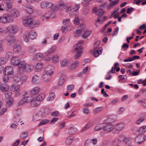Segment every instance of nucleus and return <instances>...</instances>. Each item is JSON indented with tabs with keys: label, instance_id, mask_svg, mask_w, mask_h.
I'll return each instance as SVG.
<instances>
[{
	"label": "nucleus",
	"instance_id": "56",
	"mask_svg": "<svg viewBox=\"0 0 146 146\" xmlns=\"http://www.w3.org/2000/svg\"><path fill=\"white\" fill-rule=\"evenodd\" d=\"M29 7H30V8L28 10H27L26 12L27 13L31 14L33 13V7L31 5H29Z\"/></svg>",
	"mask_w": 146,
	"mask_h": 146
},
{
	"label": "nucleus",
	"instance_id": "7",
	"mask_svg": "<svg viewBox=\"0 0 146 146\" xmlns=\"http://www.w3.org/2000/svg\"><path fill=\"white\" fill-rule=\"evenodd\" d=\"M3 73L5 75L12 76L13 74V68L12 66H8L3 69Z\"/></svg>",
	"mask_w": 146,
	"mask_h": 146
},
{
	"label": "nucleus",
	"instance_id": "48",
	"mask_svg": "<svg viewBox=\"0 0 146 146\" xmlns=\"http://www.w3.org/2000/svg\"><path fill=\"white\" fill-rule=\"evenodd\" d=\"M3 40H0V53L4 51L3 46Z\"/></svg>",
	"mask_w": 146,
	"mask_h": 146
},
{
	"label": "nucleus",
	"instance_id": "32",
	"mask_svg": "<svg viewBox=\"0 0 146 146\" xmlns=\"http://www.w3.org/2000/svg\"><path fill=\"white\" fill-rule=\"evenodd\" d=\"M68 60L66 59H64L60 61V64L61 67L66 66L68 64Z\"/></svg>",
	"mask_w": 146,
	"mask_h": 146
},
{
	"label": "nucleus",
	"instance_id": "10",
	"mask_svg": "<svg viewBox=\"0 0 146 146\" xmlns=\"http://www.w3.org/2000/svg\"><path fill=\"white\" fill-rule=\"evenodd\" d=\"M104 125V131L106 132H110L114 127L113 125L111 124H109Z\"/></svg>",
	"mask_w": 146,
	"mask_h": 146
},
{
	"label": "nucleus",
	"instance_id": "58",
	"mask_svg": "<svg viewBox=\"0 0 146 146\" xmlns=\"http://www.w3.org/2000/svg\"><path fill=\"white\" fill-rule=\"evenodd\" d=\"M78 29H80L82 31H84L86 29V26L84 24H81L80 25Z\"/></svg>",
	"mask_w": 146,
	"mask_h": 146
},
{
	"label": "nucleus",
	"instance_id": "62",
	"mask_svg": "<svg viewBox=\"0 0 146 146\" xmlns=\"http://www.w3.org/2000/svg\"><path fill=\"white\" fill-rule=\"evenodd\" d=\"M70 21V20L68 18L65 19H64L63 20V23L64 25H66L68 24Z\"/></svg>",
	"mask_w": 146,
	"mask_h": 146
},
{
	"label": "nucleus",
	"instance_id": "8",
	"mask_svg": "<svg viewBox=\"0 0 146 146\" xmlns=\"http://www.w3.org/2000/svg\"><path fill=\"white\" fill-rule=\"evenodd\" d=\"M22 62H21L19 59L17 57L13 56L11 58V64L14 66H19Z\"/></svg>",
	"mask_w": 146,
	"mask_h": 146
},
{
	"label": "nucleus",
	"instance_id": "60",
	"mask_svg": "<svg viewBox=\"0 0 146 146\" xmlns=\"http://www.w3.org/2000/svg\"><path fill=\"white\" fill-rule=\"evenodd\" d=\"M107 17V16H104L102 18L101 20H100V19H99V21H97V22H99L100 24H102L105 21Z\"/></svg>",
	"mask_w": 146,
	"mask_h": 146
},
{
	"label": "nucleus",
	"instance_id": "24",
	"mask_svg": "<svg viewBox=\"0 0 146 146\" xmlns=\"http://www.w3.org/2000/svg\"><path fill=\"white\" fill-rule=\"evenodd\" d=\"M73 140V138L71 136L68 137L65 141V144L67 145H69L72 144Z\"/></svg>",
	"mask_w": 146,
	"mask_h": 146
},
{
	"label": "nucleus",
	"instance_id": "50",
	"mask_svg": "<svg viewBox=\"0 0 146 146\" xmlns=\"http://www.w3.org/2000/svg\"><path fill=\"white\" fill-rule=\"evenodd\" d=\"M51 18L50 17L48 16V15L47 14L42 16L41 17V18L42 19V20H44V19L46 20H48Z\"/></svg>",
	"mask_w": 146,
	"mask_h": 146
},
{
	"label": "nucleus",
	"instance_id": "49",
	"mask_svg": "<svg viewBox=\"0 0 146 146\" xmlns=\"http://www.w3.org/2000/svg\"><path fill=\"white\" fill-rule=\"evenodd\" d=\"M90 35V32L89 31H85L83 34L82 36V37L84 38H86L88 36H89Z\"/></svg>",
	"mask_w": 146,
	"mask_h": 146
},
{
	"label": "nucleus",
	"instance_id": "55",
	"mask_svg": "<svg viewBox=\"0 0 146 146\" xmlns=\"http://www.w3.org/2000/svg\"><path fill=\"white\" fill-rule=\"evenodd\" d=\"M74 88V86L73 85H69L67 86V90L71 92L72 90Z\"/></svg>",
	"mask_w": 146,
	"mask_h": 146
},
{
	"label": "nucleus",
	"instance_id": "52",
	"mask_svg": "<svg viewBox=\"0 0 146 146\" xmlns=\"http://www.w3.org/2000/svg\"><path fill=\"white\" fill-rule=\"evenodd\" d=\"M7 61V59L4 58H0V65L4 64Z\"/></svg>",
	"mask_w": 146,
	"mask_h": 146
},
{
	"label": "nucleus",
	"instance_id": "61",
	"mask_svg": "<svg viewBox=\"0 0 146 146\" xmlns=\"http://www.w3.org/2000/svg\"><path fill=\"white\" fill-rule=\"evenodd\" d=\"M88 66H87L85 69H84L83 70V71L82 73L81 72V73H80V75L79 76L80 77H81V76H82V74H86V73L87 71H88Z\"/></svg>",
	"mask_w": 146,
	"mask_h": 146
},
{
	"label": "nucleus",
	"instance_id": "29",
	"mask_svg": "<svg viewBox=\"0 0 146 146\" xmlns=\"http://www.w3.org/2000/svg\"><path fill=\"white\" fill-rule=\"evenodd\" d=\"M56 49V48L55 46H52L46 52L45 54L47 55H48L54 52L55 51Z\"/></svg>",
	"mask_w": 146,
	"mask_h": 146
},
{
	"label": "nucleus",
	"instance_id": "31",
	"mask_svg": "<svg viewBox=\"0 0 146 146\" xmlns=\"http://www.w3.org/2000/svg\"><path fill=\"white\" fill-rule=\"evenodd\" d=\"M104 127L103 124H100L97 125L94 129L95 131H100L103 129Z\"/></svg>",
	"mask_w": 146,
	"mask_h": 146
},
{
	"label": "nucleus",
	"instance_id": "30",
	"mask_svg": "<svg viewBox=\"0 0 146 146\" xmlns=\"http://www.w3.org/2000/svg\"><path fill=\"white\" fill-rule=\"evenodd\" d=\"M143 136L140 135L135 138V140L137 143L140 144H141L143 141Z\"/></svg>",
	"mask_w": 146,
	"mask_h": 146
},
{
	"label": "nucleus",
	"instance_id": "22",
	"mask_svg": "<svg viewBox=\"0 0 146 146\" xmlns=\"http://www.w3.org/2000/svg\"><path fill=\"white\" fill-rule=\"evenodd\" d=\"M102 47H100L97 50H95L94 52V56L95 57H98L100 54L102 53Z\"/></svg>",
	"mask_w": 146,
	"mask_h": 146
},
{
	"label": "nucleus",
	"instance_id": "26",
	"mask_svg": "<svg viewBox=\"0 0 146 146\" xmlns=\"http://www.w3.org/2000/svg\"><path fill=\"white\" fill-rule=\"evenodd\" d=\"M11 15L14 17H17L19 15L18 10L15 9H12L11 12Z\"/></svg>",
	"mask_w": 146,
	"mask_h": 146
},
{
	"label": "nucleus",
	"instance_id": "59",
	"mask_svg": "<svg viewBox=\"0 0 146 146\" xmlns=\"http://www.w3.org/2000/svg\"><path fill=\"white\" fill-rule=\"evenodd\" d=\"M111 21H110L109 22H108L104 26V27H103L101 30L100 32L101 33L103 32L104 30H105L106 27L107 26L110 24L111 23Z\"/></svg>",
	"mask_w": 146,
	"mask_h": 146
},
{
	"label": "nucleus",
	"instance_id": "21",
	"mask_svg": "<svg viewBox=\"0 0 146 146\" xmlns=\"http://www.w3.org/2000/svg\"><path fill=\"white\" fill-rule=\"evenodd\" d=\"M45 97V94L44 93H41L36 97H35L37 100L40 102Z\"/></svg>",
	"mask_w": 146,
	"mask_h": 146
},
{
	"label": "nucleus",
	"instance_id": "20",
	"mask_svg": "<svg viewBox=\"0 0 146 146\" xmlns=\"http://www.w3.org/2000/svg\"><path fill=\"white\" fill-rule=\"evenodd\" d=\"M77 129L74 127H70L68 130V132L70 135L74 134L77 132Z\"/></svg>",
	"mask_w": 146,
	"mask_h": 146
},
{
	"label": "nucleus",
	"instance_id": "35",
	"mask_svg": "<svg viewBox=\"0 0 146 146\" xmlns=\"http://www.w3.org/2000/svg\"><path fill=\"white\" fill-rule=\"evenodd\" d=\"M43 67V64L41 62L38 63L36 65L35 67L37 71H40Z\"/></svg>",
	"mask_w": 146,
	"mask_h": 146
},
{
	"label": "nucleus",
	"instance_id": "57",
	"mask_svg": "<svg viewBox=\"0 0 146 146\" xmlns=\"http://www.w3.org/2000/svg\"><path fill=\"white\" fill-rule=\"evenodd\" d=\"M94 124V122L92 121H90L88 122L85 125L88 129L92 126Z\"/></svg>",
	"mask_w": 146,
	"mask_h": 146
},
{
	"label": "nucleus",
	"instance_id": "53",
	"mask_svg": "<svg viewBox=\"0 0 146 146\" xmlns=\"http://www.w3.org/2000/svg\"><path fill=\"white\" fill-rule=\"evenodd\" d=\"M123 141L125 143H129L130 142L131 139L127 137H124L122 139Z\"/></svg>",
	"mask_w": 146,
	"mask_h": 146
},
{
	"label": "nucleus",
	"instance_id": "28",
	"mask_svg": "<svg viewBox=\"0 0 146 146\" xmlns=\"http://www.w3.org/2000/svg\"><path fill=\"white\" fill-rule=\"evenodd\" d=\"M124 126V124L122 123H119L117 124L115 127L116 130L120 131L122 130Z\"/></svg>",
	"mask_w": 146,
	"mask_h": 146
},
{
	"label": "nucleus",
	"instance_id": "51",
	"mask_svg": "<svg viewBox=\"0 0 146 146\" xmlns=\"http://www.w3.org/2000/svg\"><path fill=\"white\" fill-rule=\"evenodd\" d=\"M13 54L12 53V52H7L6 53V57L7 58H9L10 57H13Z\"/></svg>",
	"mask_w": 146,
	"mask_h": 146
},
{
	"label": "nucleus",
	"instance_id": "27",
	"mask_svg": "<svg viewBox=\"0 0 146 146\" xmlns=\"http://www.w3.org/2000/svg\"><path fill=\"white\" fill-rule=\"evenodd\" d=\"M79 63L78 61H76L74 62L70 65L69 68V70H72L74 69L75 68L78 66L79 65Z\"/></svg>",
	"mask_w": 146,
	"mask_h": 146
},
{
	"label": "nucleus",
	"instance_id": "17",
	"mask_svg": "<svg viewBox=\"0 0 146 146\" xmlns=\"http://www.w3.org/2000/svg\"><path fill=\"white\" fill-rule=\"evenodd\" d=\"M13 49L14 52L18 53L21 51V46L19 44H16L13 46Z\"/></svg>",
	"mask_w": 146,
	"mask_h": 146
},
{
	"label": "nucleus",
	"instance_id": "14",
	"mask_svg": "<svg viewBox=\"0 0 146 146\" xmlns=\"http://www.w3.org/2000/svg\"><path fill=\"white\" fill-rule=\"evenodd\" d=\"M109 1L110 2V4L107 7L108 10L110 9L113 7L117 5L119 1V0H109Z\"/></svg>",
	"mask_w": 146,
	"mask_h": 146
},
{
	"label": "nucleus",
	"instance_id": "15",
	"mask_svg": "<svg viewBox=\"0 0 146 146\" xmlns=\"http://www.w3.org/2000/svg\"><path fill=\"white\" fill-rule=\"evenodd\" d=\"M40 89L38 87H35L33 88L30 91V94L32 95H35L37 94L40 92Z\"/></svg>",
	"mask_w": 146,
	"mask_h": 146
},
{
	"label": "nucleus",
	"instance_id": "47",
	"mask_svg": "<svg viewBox=\"0 0 146 146\" xmlns=\"http://www.w3.org/2000/svg\"><path fill=\"white\" fill-rule=\"evenodd\" d=\"M107 2H102L101 4L100 5L99 7L100 9H103L105 8L107 5Z\"/></svg>",
	"mask_w": 146,
	"mask_h": 146
},
{
	"label": "nucleus",
	"instance_id": "25",
	"mask_svg": "<svg viewBox=\"0 0 146 146\" xmlns=\"http://www.w3.org/2000/svg\"><path fill=\"white\" fill-rule=\"evenodd\" d=\"M17 42L15 39L12 38L10 39L7 42V45L8 46L11 47Z\"/></svg>",
	"mask_w": 146,
	"mask_h": 146
},
{
	"label": "nucleus",
	"instance_id": "41",
	"mask_svg": "<svg viewBox=\"0 0 146 146\" xmlns=\"http://www.w3.org/2000/svg\"><path fill=\"white\" fill-rule=\"evenodd\" d=\"M13 100L12 98H10L9 99V100H7V104L6 106L8 107H10L13 104L12 101Z\"/></svg>",
	"mask_w": 146,
	"mask_h": 146
},
{
	"label": "nucleus",
	"instance_id": "5",
	"mask_svg": "<svg viewBox=\"0 0 146 146\" xmlns=\"http://www.w3.org/2000/svg\"><path fill=\"white\" fill-rule=\"evenodd\" d=\"M7 31L11 33H15L17 32L19 28L17 26L15 25H11L7 28Z\"/></svg>",
	"mask_w": 146,
	"mask_h": 146
},
{
	"label": "nucleus",
	"instance_id": "38",
	"mask_svg": "<svg viewBox=\"0 0 146 146\" xmlns=\"http://www.w3.org/2000/svg\"><path fill=\"white\" fill-rule=\"evenodd\" d=\"M82 52L83 51L81 50H78L74 57L75 59L76 60L78 59L81 56Z\"/></svg>",
	"mask_w": 146,
	"mask_h": 146
},
{
	"label": "nucleus",
	"instance_id": "54",
	"mask_svg": "<svg viewBox=\"0 0 146 146\" xmlns=\"http://www.w3.org/2000/svg\"><path fill=\"white\" fill-rule=\"evenodd\" d=\"M100 41L98 40L95 42L94 43L93 48L94 49H96L98 47L100 44Z\"/></svg>",
	"mask_w": 146,
	"mask_h": 146
},
{
	"label": "nucleus",
	"instance_id": "19",
	"mask_svg": "<svg viewBox=\"0 0 146 146\" xmlns=\"http://www.w3.org/2000/svg\"><path fill=\"white\" fill-rule=\"evenodd\" d=\"M29 38L31 39H35L37 36V34L35 31H31L29 34Z\"/></svg>",
	"mask_w": 146,
	"mask_h": 146
},
{
	"label": "nucleus",
	"instance_id": "36",
	"mask_svg": "<svg viewBox=\"0 0 146 146\" xmlns=\"http://www.w3.org/2000/svg\"><path fill=\"white\" fill-rule=\"evenodd\" d=\"M75 19L74 20V23L76 25H78L80 23V19L78 15L76 14L73 15Z\"/></svg>",
	"mask_w": 146,
	"mask_h": 146
},
{
	"label": "nucleus",
	"instance_id": "63",
	"mask_svg": "<svg viewBox=\"0 0 146 146\" xmlns=\"http://www.w3.org/2000/svg\"><path fill=\"white\" fill-rule=\"evenodd\" d=\"M47 8H50L54 5V4L51 2H47Z\"/></svg>",
	"mask_w": 146,
	"mask_h": 146
},
{
	"label": "nucleus",
	"instance_id": "39",
	"mask_svg": "<svg viewBox=\"0 0 146 146\" xmlns=\"http://www.w3.org/2000/svg\"><path fill=\"white\" fill-rule=\"evenodd\" d=\"M146 131V126H143L141 127L139 130V133L140 134H142Z\"/></svg>",
	"mask_w": 146,
	"mask_h": 146
},
{
	"label": "nucleus",
	"instance_id": "23",
	"mask_svg": "<svg viewBox=\"0 0 146 146\" xmlns=\"http://www.w3.org/2000/svg\"><path fill=\"white\" fill-rule=\"evenodd\" d=\"M9 88V86L7 84H1L0 88V90L2 92H5L8 90Z\"/></svg>",
	"mask_w": 146,
	"mask_h": 146
},
{
	"label": "nucleus",
	"instance_id": "13",
	"mask_svg": "<svg viewBox=\"0 0 146 146\" xmlns=\"http://www.w3.org/2000/svg\"><path fill=\"white\" fill-rule=\"evenodd\" d=\"M30 104L32 107H36L39 106L40 102L35 98H34L31 99Z\"/></svg>",
	"mask_w": 146,
	"mask_h": 146
},
{
	"label": "nucleus",
	"instance_id": "2",
	"mask_svg": "<svg viewBox=\"0 0 146 146\" xmlns=\"http://www.w3.org/2000/svg\"><path fill=\"white\" fill-rule=\"evenodd\" d=\"M19 68H23L27 73L31 72L33 68V66L26 64L25 62L21 63L18 66Z\"/></svg>",
	"mask_w": 146,
	"mask_h": 146
},
{
	"label": "nucleus",
	"instance_id": "1",
	"mask_svg": "<svg viewBox=\"0 0 146 146\" xmlns=\"http://www.w3.org/2000/svg\"><path fill=\"white\" fill-rule=\"evenodd\" d=\"M53 68L51 67L45 69L42 76V79L45 83H47L50 81L51 76L53 73Z\"/></svg>",
	"mask_w": 146,
	"mask_h": 146
},
{
	"label": "nucleus",
	"instance_id": "45",
	"mask_svg": "<svg viewBox=\"0 0 146 146\" xmlns=\"http://www.w3.org/2000/svg\"><path fill=\"white\" fill-rule=\"evenodd\" d=\"M52 62L54 63H56L58 61L59 59L57 55H55L53 56L52 58Z\"/></svg>",
	"mask_w": 146,
	"mask_h": 146
},
{
	"label": "nucleus",
	"instance_id": "46",
	"mask_svg": "<svg viewBox=\"0 0 146 146\" xmlns=\"http://www.w3.org/2000/svg\"><path fill=\"white\" fill-rule=\"evenodd\" d=\"M20 81V78L17 75L15 76L13 78V81L16 84L18 83Z\"/></svg>",
	"mask_w": 146,
	"mask_h": 146
},
{
	"label": "nucleus",
	"instance_id": "9",
	"mask_svg": "<svg viewBox=\"0 0 146 146\" xmlns=\"http://www.w3.org/2000/svg\"><path fill=\"white\" fill-rule=\"evenodd\" d=\"M82 43V41H79L76 43L74 46V52H75L77 50H80L83 51V48L81 46Z\"/></svg>",
	"mask_w": 146,
	"mask_h": 146
},
{
	"label": "nucleus",
	"instance_id": "18",
	"mask_svg": "<svg viewBox=\"0 0 146 146\" xmlns=\"http://www.w3.org/2000/svg\"><path fill=\"white\" fill-rule=\"evenodd\" d=\"M104 13V12L102 9H99L96 12V14L98 16L97 21H99V19L102 16Z\"/></svg>",
	"mask_w": 146,
	"mask_h": 146
},
{
	"label": "nucleus",
	"instance_id": "37",
	"mask_svg": "<svg viewBox=\"0 0 146 146\" xmlns=\"http://www.w3.org/2000/svg\"><path fill=\"white\" fill-rule=\"evenodd\" d=\"M55 94L54 92H52L50 93L47 99V100L48 101H51L53 100L54 98Z\"/></svg>",
	"mask_w": 146,
	"mask_h": 146
},
{
	"label": "nucleus",
	"instance_id": "40",
	"mask_svg": "<svg viewBox=\"0 0 146 146\" xmlns=\"http://www.w3.org/2000/svg\"><path fill=\"white\" fill-rule=\"evenodd\" d=\"M5 97L7 99L10 98H12L11 97V96L12 94V93L11 92L9 91L8 90L5 91Z\"/></svg>",
	"mask_w": 146,
	"mask_h": 146
},
{
	"label": "nucleus",
	"instance_id": "42",
	"mask_svg": "<svg viewBox=\"0 0 146 146\" xmlns=\"http://www.w3.org/2000/svg\"><path fill=\"white\" fill-rule=\"evenodd\" d=\"M28 136V133L25 131L22 133L20 135L21 138L23 139H25Z\"/></svg>",
	"mask_w": 146,
	"mask_h": 146
},
{
	"label": "nucleus",
	"instance_id": "16",
	"mask_svg": "<svg viewBox=\"0 0 146 146\" xmlns=\"http://www.w3.org/2000/svg\"><path fill=\"white\" fill-rule=\"evenodd\" d=\"M67 78V76L66 74H63L60 77L59 82L58 83V85L59 86H62Z\"/></svg>",
	"mask_w": 146,
	"mask_h": 146
},
{
	"label": "nucleus",
	"instance_id": "44",
	"mask_svg": "<svg viewBox=\"0 0 146 146\" xmlns=\"http://www.w3.org/2000/svg\"><path fill=\"white\" fill-rule=\"evenodd\" d=\"M103 110L102 107H99L95 109L94 110V113L96 114L101 111Z\"/></svg>",
	"mask_w": 146,
	"mask_h": 146
},
{
	"label": "nucleus",
	"instance_id": "4",
	"mask_svg": "<svg viewBox=\"0 0 146 146\" xmlns=\"http://www.w3.org/2000/svg\"><path fill=\"white\" fill-rule=\"evenodd\" d=\"M11 16L8 14H5L1 17L0 21L3 24H5L13 21Z\"/></svg>",
	"mask_w": 146,
	"mask_h": 146
},
{
	"label": "nucleus",
	"instance_id": "6",
	"mask_svg": "<svg viewBox=\"0 0 146 146\" xmlns=\"http://www.w3.org/2000/svg\"><path fill=\"white\" fill-rule=\"evenodd\" d=\"M42 117V113L40 111H35L33 116V119L34 121H39Z\"/></svg>",
	"mask_w": 146,
	"mask_h": 146
},
{
	"label": "nucleus",
	"instance_id": "43",
	"mask_svg": "<svg viewBox=\"0 0 146 146\" xmlns=\"http://www.w3.org/2000/svg\"><path fill=\"white\" fill-rule=\"evenodd\" d=\"M47 2L45 1H42L40 3V7L42 9H46L47 8Z\"/></svg>",
	"mask_w": 146,
	"mask_h": 146
},
{
	"label": "nucleus",
	"instance_id": "12",
	"mask_svg": "<svg viewBox=\"0 0 146 146\" xmlns=\"http://www.w3.org/2000/svg\"><path fill=\"white\" fill-rule=\"evenodd\" d=\"M44 57V55L42 53L39 52L35 54L33 58L34 60L39 61L42 60Z\"/></svg>",
	"mask_w": 146,
	"mask_h": 146
},
{
	"label": "nucleus",
	"instance_id": "3",
	"mask_svg": "<svg viewBox=\"0 0 146 146\" xmlns=\"http://www.w3.org/2000/svg\"><path fill=\"white\" fill-rule=\"evenodd\" d=\"M23 23L25 26H29L30 28H32L37 27L38 25V23H34L32 19L30 18L24 20Z\"/></svg>",
	"mask_w": 146,
	"mask_h": 146
},
{
	"label": "nucleus",
	"instance_id": "64",
	"mask_svg": "<svg viewBox=\"0 0 146 146\" xmlns=\"http://www.w3.org/2000/svg\"><path fill=\"white\" fill-rule=\"evenodd\" d=\"M49 120L45 119L44 120H42L40 122V124H39V125H43L45 124L46 123H48L49 122Z\"/></svg>",
	"mask_w": 146,
	"mask_h": 146
},
{
	"label": "nucleus",
	"instance_id": "33",
	"mask_svg": "<svg viewBox=\"0 0 146 146\" xmlns=\"http://www.w3.org/2000/svg\"><path fill=\"white\" fill-rule=\"evenodd\" d=\"M39 77L37 75H35L33 76L32 80V82L33 84H35L37 83L39 80Z\"/></svg>",
	"mask_w": 146,
	"mask_h": 146
},
{
	"label": "nucleus",
	"instance_id": "11",
	"mask_svg": "<svg viewBox=\"0 0 146 146\" xmlns=\"http://www.w3.org/2000/svg\"><path fill=\"white\" fill-rule=\"evenodd\" d=\"M30 97L27 96H25L21 100L19 101L17 104V106H19L25 103L29 102L30 100Z\"/></svg>",
	"mask_w": 146,
	"mask_h": 146
},
{
	"label": "nucleus",
	"instance_id": "34",
	"mask_svg": "<svg viewBox=\"0 0 146 146\" xmlns=\"http://www.w3.org/2000/svg\"><path fill=\"white\" fill-rule=\"evenodd\" d=\"M28 76L27 75H23L20 78V81L21 84L25 82L28 79Z\"/></svg>",
	"mask_w": 146,
	"mask_h": 146
}]
</instances>
